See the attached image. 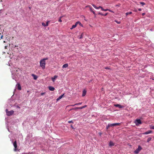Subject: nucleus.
Listing matches in <instances>:
<instances>
[{
  "instance_id": "nucleus-1",
  "label": "nucleus",
  "mask_w": 154,
  "mask_h": 154,
  "mask_svg": "<svg viewBox=\"0 0 154 154\" xmlns=\"http://www.w3.org/2000/svg\"><path fill=\"white\" fill-rule=\"evenodd\" d=\"M48 59V58L47 57L44 58L42 59L40 61V66L42 68V69H45V61L46 60H47Z\"/></svg>"
},
{
  "instance_id": "nucleus-2",
  "label": "nucleus",
  "mask_w": 154,
  "mask_h": 154,
  "mask_svg": "<svg viewBox=\"0 0 154 154\" xmlns=\"http://www.w3.org/2000/svg\"><path fill=\"white\" fill-rule=\"evenodd\" d=\"M8 116H10L13 115L14 113V111L13 110L9 111L7 109L5 110Z\"/></svg>"
},
{
  "instance_id": "nucleus-3",
  "label": "nucleus",
  "mask_w": 154,
  "mask_h": 154,
  "mask_svg": "<svg viewBox=\"0 0 154 154\" xmlns=\"http://www.w3.org/2000/svg\"><path fill=\"white\" fill-rule=\"evenodd\" d=\"M142 149V147L140 146L139 145L138 146V148L135 151H134V152L135 154H137L139 152L141 151V150Z\"/></svg>"
},
{
  "instance_id": "nucleus-4",
  "label": "nucleus",
  "mask_w": 154,
  "mask_h": 154,
  "mask_svg": "<svg viewBox=\"0 0 154 154\" xmlns=\"http://www.w3.org/2000/svg\"><path fill=\"white\" fill-rule=\"evenodd\" d=\"M87 7H89V8L90 11L92 12L93 14L95 15V17L96 14L95 12L93 11L94 9L91 6L89 5H87L86 6V8Z\"/></svg>"
},
{
  "instance_id": "nucleus-5",
  "label": "nucleus",
  "mask_w": 154,
  "mask_h": 154,
  "mask_svg": "<svg viewBox=\"0 0 154 154\" xmlns=\"http://www.w3.org/2000/svg\"><path fill=\"white\" fill-rule=\"evenodd\" d=\"M135 123L136 125H138L139 124L142 123L141 122L140 119H136L135 122Z\"/></svg>"
},
{
  "instance_id": "nucleus-6",
  "label": "nucleus",
  "mask_w": 154,
  "mask_h": 154,
  "mask_svg": "<svg viewBox=\"0 0 154 154\" xmlns=\"http://www.w3.org/2000/svg\"><path fill=\"white\" fill-rule=\"evenodd\" d=\"M13 145L14 146V150L15 151H16L17 150V143L16 140H15L13 143Z\"/></svg>"
},
{
  "instance_id": "nucleus-7",
  "label": "nucleus",
  "mask_w": 154,
  "mask_h": 154,
  "mask_svg": "<svg viewBox=\"0 0 154 154\" xmlns=\"http://www.w3.org/2000/svg\"><path fill=\"white\" fill-rule=\"evenodd\" d=\"M92 5L93 6V7L96 9H98L99 8H101V10L102 11V9L103 8L101 6H99L98 7H97L94 5L92 4Z\"/></svg>"
},
{
  "instance_id": "nucleus-8",
  "label": "nucleus",
  "mask_w": 154,
  "mask_h": 154,
  "mask_svg": "<svg viewBox=\"0 0 154 154\" xmlns=\"http://www.w3.org/2000/svg\"><path fill=\"white\" fill-rule=\"evenodd\" d=\"M114 106L116 107H118L119 108L121 109L124 107V106L121 105L119 104H114Z\"/></svg>"
},
{
  "instance_id": "nucleus-9",
  "label": "nucleus",
  "mask_w": 154,
  "mask_h": 154,
  "mask_svg": "<svg viewBox=\"0 0 154 154\" xmlns=\"http://www.w3.org/2000/svg\"><path fill=\"white\" fill-rule=\"evenodd\" d=\"M152 132V131L151 130L148 131H147L145 132L144 133H143V134H147L150 133H151Z\"/></svg>"
},
{
  "instance_id": "nucleus-10",
  "label": "nucleus",
  "mask_w": 154,
  "mask_h": 154,
  "mask_svg": "<svg viewBox=\"0 0 154 154\" xmlns=\"http://www.w3.org/2000/svg\"><path fill=\"white\" fill-rule=\"evenodd\" d=\"M49 89L51 91H54L55 90V88L52 86H49L48 87Z\"/></svg>"
},
{
  "instance_id": "nucleus-11",
  "label": "nucleus",
  "mask_w": 154,
  "mask_h": 154,
  "mask_svg": "<svg viewBox=\"0 0 154 154\" xmlns=\"http://www.w3.org/2000/svg\"><path fill=\"white\" fill-rule=\"evenodd\" d=\"M120 123H114L112 124H110L111 127L112 126H117V125H120Z\"/></svg>"
},
{
  "instance_id": "nucleus-12",
  "label": "nucleus",
  "mask_w": 154,
  "mask_h": 154,
  "mask_svg": "<svg viewBox=\"0 0 154 154\" xmlns=\"http://www.w3.org/2000/svg\"><path fill=\"white\" fill-rule=\"evenodd\" d=\"M17 89L20 90H21V87L20 85L19 84H17Z\"/></svg>"
},
{
  "instance_id": "nucleus-13",
  "label": "nucleus",
  "mask_w": 154,
  "mask_h": 154,
  "mask_svg": "<svg viewBox=\"0 0 154 154\" xmlns=\"http://www.w3.org/2000/svg\"><path fill=\"white\" fill-rule=\"evenodd\" d=\"M98 14H99V15H101L102 16H106L108 14V13H106V14H103L100 12H99L98 13Z\"/></svg>"
},
{
  "instance_id": "nucleus-14",
  "label": "nucleus",
  "mask_w": 154,
  "mask_h": 154,
  "mask_svg": "<svg viewBox=\"0 0 154 154\" xmlns=\"http://www.w3.org/2000/svg\"><path fill=\"white\" fill-rule=\"evenodd\" d=\"M58 76L57 75H54L53 77L52 78V79L53 82H54L55 79Z\"/></svg>"
},
{
  "instance_id": "nucleus-15",
  "label": "nucleus",
  "mask_w": 154,
  "mask_h": 154,
  "mask_svg": "<svg viewBox=\"0 0 154 154\" xmlns=\"http://www.w3.org/2000/svg\"><path fill=\"white\" fill-rule=\"evenodd\" d=\"M86 93V91L85 90H84L83 91L82 96L84 97L85 96Z\"/></svg>"
},
{
  "instance_id": "nucleus-16",
  "label": "nucleus",
  "mask_w": 154,
  "mask_h": 154,
  "mask_svg": "<svg viewBox=\"0 0 154 154\" xmlns=\"http://www.w3.org/2000/svg\"><path fill=\"white\" fill-rule=\"evenodd\" d=\"M77 26V25L75 23V24L74 25H73L72 26V27L70 28L71 29H72L74 28H75Z\"/></svg>"
},
{
  "instance_id": "nucleus-17",
  "label": "nucleus",
  "mask_w": 154,
  "mask_h": 154,
  "mask_svg": "<svg viewBox=\"0 0 154 154\" xmlns=\"http://www.w3.org/2000/svg\"><path fill=\"white\" fill-rule=\"evenodd\" d=\"M68 66V65L67 63H66L64 64L62 66L63 68H66Z\"/></svg>"
},
{
  "instance_id": "nucleus-18",
  "label": "nucleus",
  "mask_w": 154,
  "mask_h": 154,
  "mask_svg": "<svg viewBox=\"0 0 154 154\" xmlns=\"http://www.w3.org/2000/svg\"><path fill=\"white\" fill-rule=\"evenodd\" d=\"M114 145V143H113V142L112 141H110L109 143V146H113Z\"/></svg>"
},
{
  "instance_id": "nucleus-19",
  "label": "nucleus",
  "mask_w": 154,
  "mask_h": 154,
  "mask_svg": "<svg viewBox=\"0 0 154 154\" xmlns=\"http://www.w3.org/2000/svg\"><path fill=\"white\" fill-rule=\"evenodd\" d=\"M76 23L77 25L78 24H79V25H80V26H83V25H82V24H81V22H79V21L77 22H76Z\"/></svg>"
},
{
  "instance_id": "nucleus-20",
  "label": "nucleus",
  "mask_w": 154,
  "mask_h": 154,
  "mask_svg": "<svg viewBox=\"0 0 154 154\" xmlns=\"http://www.w3.org/2000/svg\"><path fill=\"white\" fill-rule=\"evenodd\" d=\"M82 104V103H76V104H75L74 105H71V106H74L75 105H81Z\"/></svg>"
},
{
  "instance_id": "nucleus-21",
  "label": "nucleus",
  "mask_w": 154,
  "mask_h": 154,
  "mask_svg": "<svg viewBox=\"0 0 154 154\" xmlns=\"http://www.w3.org/2000/svg\"><path fill=\"white\" fill-rule=\"evenodd\" d=\"M87 106L86 105H85L84 106H82L81 107H80V109H82L84 108H85Z\"/></svg>"
},
{
  "instance_id": "nucleus-22",
  "label": "nucleus",
  "mask_w": 154,
  "mask_h": 154,
  "mask_svg": "<svg viewBox=\"0 0 154 154\" xmlns=\"http://www.w3.org/2000/svg\"><path fill=\"white\" fill-rule=\"evenodd\" d=\"M152 139V138L151 137H149L148 138L147 140V142H149Z\"/></svg>"
},
{
  "instance_id": "nucleus-23",
  "label": "nucleus",
  "mask_w": 154,
  "mask_h": 154,
  "mask_svg": "<svg viewBox=\"0 0 154 154\" xmlns=\"http://www.w3.org/2000/svg\"><path fill=\"white\" fill-rule=\"evenodd\" d=\"M132 14V12H127L125 14L126 16H127L128 14Z\"/></svg>"
},
{
  "instance_id": "nucleus-24",
  "label": "nucleus",
  "mask_w": 154,
  "mask_h": 154,
  "mask_svg": "<svg viewBox=\"0 0 154 154\" xmlns=\"http://www.w3.org/2000/svg\"><path fill=\"white\" fill-rule=\"evenodd\" d=\"M109 9H104V8H103L102 9V11H109Z\"/></svg>"
},
{
  "instance_id": "nucleus-25",
  "label": "nucleus",
  "mask_w": 154,
  "mask_h": 154,
  "mask_svg": "<svg viewBox=\"0 0 154 154\" xmlns=\"http://www.w3.org/2000/svg\"><path fill=\"white\" fill-rule=\"evenodd\" d=\"M64 95V94H63L60 96L58 97L60 99L63 97Z\"/></svg>"
},
{
  "instance_id": "nucleus-26",
  "label": "nucleus",
  "mask_w": 154,
  "mask_h": 154,
  "mask_svg": "<svg viewBox=\"0 0 154 154\" xmlns=\"http://www.w3.org/2000/svg\"><path fill=\"white\" fill-rule=\"evenodd\" d=\"M32 75L34 76V79L35 80H36L37 79V77L36 76L33 74Z\"/></svg>"
},
{
  "instance_id": "nucleus-27",
  "label": "nucleus",
  "mask_w": 154,
  "mask_h": 154,
  "mask_svg": "<svg viewBox=\"0 0 154 154\" xmlns=\"http://www.w3.org/2000/svg\"><path fill=\"white\" fill-rule=\"evenodd\" d=\"M110 127H111V125L110 124H108V126H107L106 127V128L107 129H108Z\"/></svg>"
},
{
  "instance_id": "nucleus-28",
  "label": "nucleus",
  "mask_w": 154,
  "mask_h": 154,
  "mask_svg": "<svg viewBox=\"0 0 154 154\" xmlns=\"http://www.w3.org/2000/svg\"><path fill=\"white\" fill-rule=\"evenodd\" d=\"M114 21H115V22H116V23H118V24H120V23H121L120 21H117V20H115Z\"/></svg>"
},
{
  "instance_id": "nucleus-29",
  "label": "nucleus",
  "mask_w": 154,
  "mask_h": 154,
  "mask_svg": "<svg viewBox=\"0 0 154 154\" xmlns=\"http://www.w3.org/2000/svg\"><path fill=\"white\" fill-rule=\"evenodd\" d=\"M62 18V17H60V18H59V20H58V21L59 22H61L62 21V20L61 19V18Z\"/></svg>"
},
{
  "instance_id": "nucleus-30",
  "label": "nucleus",
  "mask_w": 154,
  "mask_h": 154,
  "mask_svg": "<svg viewBox=\"0 0 154 154\" xmlns=\"http://www.w3.org/2000/svg\"><path fill=\"white\" fill-rule=\"evenodd\" d=\"M49 21H47L46 23V26H48V23L49 22Z\"/></svg>"
},
{
  "instance_id": "nucleus-31",
  "label": "nucleus",
  "mask_w": 154,
  "mask_h": 154,
  "mask_svg": "<svg viewBox=\"0 0 154 154\" xmlns=\"http://www.w3.org/2000/svg\"><path fill=\"white\" fill-rule=\"evenodd\" d=\"M140 3L141 5H142L143 6V5H145V3L143 2H140Z\"/></svg>"
},
{
  "instance_id": "nucleus-32",
  "label": "nucleus",
  "mask_w": 154,
  "mask_h": 154,
  "mask_svg": "<svg viewBox=\"0 0 154 154\" xmlns=\"http://www.w3.org/2000/svg\"><path fill=\"white\" fill-rule=\"evenodd\" d=\"M42 26H46V24H45L44 23L42 22Z\"/></svg>"
},
{
  "instance_id": "nucleus-33",
  "label": "nucleus",
  "mask_w": 154,
  "mask_h": 154,
  "mask_svg": "<svg viewBox=\"0 0 154 154\" xmlns=\"http://www.w3.org/2000/svg\"><path fill=\"white\" fill-rule=\"evenodd\" d=\"M150 128V129H154V126H152Z\"/></svg>"
},
{
  "instance_id": "nucleus-34",
  "label": "nucleus",
  "mask_w": 154,
  "mask_h": 154,
  "mask_svg": "<svg viewBox=\"0 0 154 154\" xmlns=\"http://www.w3.org/2000/svg\"><path fill=\"white\" fill-rule=\"evenodd\" d=\"M109 11L110 12H111V13H114V12L113 11H112L110 10V9L109 10Z\"/></svg>"
},
{
  "instance_id": "nucleus-35",
  "label": "nucleus",
  "mask_w": 154,
  "mask_h": 154,
  "mask_svg": "<svg viewBox=\"0 0 154 154\" xmlns=\"http://www.w3.org/2000/svg\"><path fill=\"white\" fill-rule=\"evenodd\" d=\"M82 38V34L79 37V39H81Z\"/></svg>"
},
{
  "instance_id": "nucleus-36",
  "label": "nucleus",
  "mask_w": 154,
  "mask_h": 154,
  "mask_svg": "<svg viewBox=\"0 0 154 154\" xmlns=\"http://www.w3.org/2000/svg\"><path fill=\"white\" fill-rule=\"evenodd\" d=\"M74 109H80V107H75V108H74Z\"/></svg>"
},
{
  "instance_id": "nucleus-37",
  "label": "nucleus",
  "mask_w": 154,
  "mask_h": 154,
  "mask_svg": "<svg viewBox=\"0 0 154 154\" xmlns=\"http://www.w3.org/2000/svg\"><path fill=\"white\" fill-rule=\"evenodd\" d=\"M68 122L70 124L71 123L73 122L72 121H68Z\"/></svg>"
},
{
  "instance_id": "nucleus-38",
  "label": "nucleus",
  "mask_w": 154,
  "mask_h": 154,
  "mask_svg": "<svg viewBox=\"0 0 154 154\" xmlns=\"http://www.w3.org/2000/svg\"><path fill=\"white\" fill-rule=\"evenodd\" d=\"M45 94V92H44V93H41V95H44Z\"/></svg>"
},
{
  "instance_id": "nucleus-39",
  "label": "nucleus",
  "mask_w": 154,
  "mask_h": 154,
  "mask_svg": "<svg viewBox=\"0 0 154 154\" xmlns=\"http://www.w3.org/2000/svg\"><path fill=\"white\" fill-rule=\"evenodd\" d=\"M60 100V99L58 97V98L57 99V101H58L59 100Z\"/></svg>"
},
{
  "instance_id": "nucleus-40",
  "label": "nucleus",
  "mask_w": 154,
  "mask_h": 154,
  "mask_svg": "<svg viewBox=\"0 0 154 154\" xmlns=\"http://www.w3.org/2000/svg\"><path fill=\"white\" fill-rule=\"evenodd\" d=\"M145 14V13H143L142 14V15L143 16H144V15Z\"/></svg>"
},
{
  "instance_id": "nucleus-41",
  "label": "nucleus",
  "mask_w": 154,
  "mask_h": 154,
  "mask_svg": "<svg viewBox=\"0 0 154 154\" xmlns=\"http://www.w3.org/2000/svg\"><path fill=\"white\" fill-rule=\"evenodd\" d=\"M3 37V35H2L1 36V37H0V38L1 39H2V38Z\"/></svg>"
},
{
  "instance_id": "nucleus-42",
  "label": "nucleus",
  "mask_w": 154,
  "mask_h": 154,
  "mask_svg": "<svg viewBox=\"0 0 154 154\" xmlns=\"http://www.w3.org/2000/svg\"><path fill=\"white\" fill-rule=\"evenodd\" d=\"M99 134L100 136H101L102 134V133L101 132H99Z\"/></svg>"
},
{
  "instance_id": "nucleus-43",
  "label": "nucleus",
  "mask_w": 154,
  "mask_h": 154,
  "mask_svg": "<svg viewBox=\"0 0 154 154\" xmlns=\"http://www.w3.org/2000/svg\"><path fill=\"white\" fill-rule=\"evenodd\" d=\"M138 10L139 11H141V8H139Z\"/></svg>"
},
{
  "instance_id": "nucleus-44",
  "label": "nucleus",
  "mask_w": 154,
  "mask_h": 154,
  "mask_svg": "<svg viewBox=\"0 0 154 154\" xmlns=\"http://www.w3.org/2000/svg\"><path fill=\"white\" fill-rule=\"evenodd\" d=\"M17 108H19V109H20V106H17Z\"/></svg>"
},
{
  "instance_id": "nucleus-45",
  "label": "nucleus",
  "mask_w": 154,
  "mask_h": 154,
  "mask_svg": "<svg viewBox=\"0 0 154 154\" xmlns=\"http://www.w3.org/2000/svg\"><path fill=\"white\" fill-rule=\"evenodd\" d=\"M105 68L106 69H109V68L108 67H105Z\"/></svg>"
},
{
  "instance_id": "nucleus-46",
  "label": "nucleus",
  "mask_w": 154,
  "mask_h": 154,
  "mask_svg": "<svg viewBox=\"0 0 154 154\" xmlns=\"http://www.w3.org/2000/svg\"><path fill=\"white\" fill-rule=\"evenodd\" d=\"M116 6H120V5H116Z\"/></svg>"
},
{
  "instance_id": "nucleus-47",
  "label": "nucleus",
  "mask_w": 154,
  "mask_h": 154,
  "mask_svg": "<svg viewBox=\"0 0 154 154\" xmlns=\"http://www.w3.org/2000/svg\"><path fill=\"white\" fill-rule=\"evenodd\" d=\"M134 11H135V12H137V10H134Z\"/></svg>"
},
{
  "instance_id": "nucleus-48",
  "label": "nucleus",
  "mask_w": 154,
  "mask_h": 154,
  "mask_svg": "<svg viewBox=\"0 0 154 154\" xmlns=\"http://www.w3.org/2000/svg\"><path fill=\"white\" fill-rule=\"evenodd\" d=\"M27 92H29V91H27Z\"/></svg>"
},
{
  "instance_id": "nucleus-49",
  "label": "nucleus",
  "mask_w": 154,
  "mask_h": 154,
  "mask_svg": "<svg viewBox=\"0 0 154 154\" xmlns=\"http://www.w3.org/2000/svg\"><path fill=\"white\" fill-rule=\"evenodd\" d=\"M152 80H154V79H152Z\"/></svg>"
}]
</instances>
